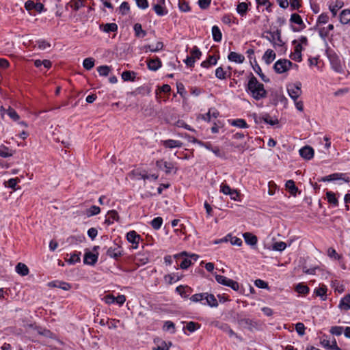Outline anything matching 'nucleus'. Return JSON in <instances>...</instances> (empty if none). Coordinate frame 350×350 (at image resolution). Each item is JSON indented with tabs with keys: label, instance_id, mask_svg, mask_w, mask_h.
Instances as JSON below:
<instances>
[{
	"label": "nucleus",
	"instance_id": "nucleus-14",
	"mask_svg": "<svg viewBox=\"0 0 350 350\" xmlns=\"http://www.w3.org/2000/svg\"><path fill=\"white\" fill-rule=\"evenodd\" d=\"M147 66L149 70L157 71L162 66V62L158 57L150 58L147 59Z\"/></svg>",
	"mask_w": 350,
	"mask_h": 350
},
{
	"label": "nucleus",
	"instance_id": "nucleus-59",
	"mask_svg": "<svg viewBox=\"0 0 350 350\" xmlns=\"http://www.w3.org/2000/svg\"><path fill=\"white\" fill-rule=\"evenodd\" d=\"M343 332V327L340 326H333L331 327L329 332L332 335L335 336H340Z\"/></svg>",
	"mask_w": 350,
	"mask_h": 350
},
{
	"label": "nucleus",
	"instance_id": "nucleus-38",
	"mask_svg": "<svg viewBox=\"0 0 350 350\" xmlns=\"http://www.w3.org/2000/svg\"><path fill=\"white\" fill-rule=\"evenodd\" d=\"M230 124L234 126H237L239 128L246 129L249 127V125L246 122L244 119L238 118L235 120H232L230 122Z\"/></svg>",
	"mask_w": 350,
	"mask_h": 350
},
{
	"label": "nucleus",
	"instance_id": "nucleus-46",
	"mask_svg": "<svg viewBox=\"0 0 350 350\" xmlns=\"http://www.w3.org/2000/svg\"><path fill=\"white\" fill-rule=\"evenodd\" d=\"M12 153L10 152V149L8 147L1 145L0 146V157L3 158H8L12 156Z\"/></svg>",
	"mask_w": 350,
	"mask_h": 350
},
{
	"label": "nucleus",
	"instance_id": "nucleus-63",
	"mask_svg": "<svg viewBox=\"0 0 350 350\" xmlns=\"http://www.w3.org/2000/svg\"><path fill=\"white\" fill-rule=\"evenodd\" d=\"M295 329L299 335L304 336L305 334L306 327L303 323H297L295 325Z\"/></svg>",
	"mask_w": 350,
	"mask_h": 350
},
{
	"label": "nucleus",
	"instance_id": "nucleus-6",
	"mask_svg": "<svg viewBox=\"0 0 350 350\" xmlns=\"http://www.w3.org/2000/svg\"><path fill=\"white\" fill-rule=\"evenodd\" d=\"M215 280L219 283L224 286L230 287L235 291H239V284L232 279L221 275L215 274Z\"/></svg>",
	"mask_w": 350,
	"mask_h": 350
},
{
	"label": "nucleus",
	"instance_id": "nucleus-26",
	"mask_svg": "<svg viewBox=\"0 0 350 350\" xmlns=\"http://www.w3.org/2000/svg\"><path fill=\"white\" fill-rule=\"evenodd\" d=\"M107 215L108 217L105 219V224L108 225L112 224L114 222V221L119 220V215L116 210L109 211Z\"/></svg>",
	"mask_w": 350,
	"mask_h": 350
},
{
	"label": "nucleus",
	"instance_id": "nucleus-9",
	"mask_svg": "<svg viewBox=\"0 0 350 350\" xmlns=\"http://www.w3.org/2000/svg\"><path fill=\"white\" fill-rule=\"evenodd\" d=\"M107 256L115 260H118L120 257L123 256V251L120 250V246L114 243V247H109L106 252Z\"/></svg>",
	"mask_w": 350,
	"mask_h": 350
},
{
	"label": "nucleus",
	"instance_id": "nucleus-17",
	"mask_svg": "<svg viewBox=\"0 0 350 350\" xmlns=\"http://www.w3.org/2000/svg\"><path fill=\"white\" fill-rule=\"evenodd\" d=\"M165 2L159 1L158 3L154 4L153 10L158 16H162L167 14L168 11L165 5Z\"/></svg>",
	"mask_w": 350,
	"mask_h": 350
},
{
	"label": "nucleus",
	"instance_id": "nucleus-51",
	"mask_svg": "<svg viewBox=\"0 0 350 350\" xmlns=\"http://www.w3.org/2000/svg\"><path fill=\"white\" fill-rule=\"evenodd\" d=\"M204 293H196V294H194L189 299L192 301V302H194V303H197V302H201L204 300Z\"/></svg>",
	"mask_w": 350,
	"mask_h": 350
},
{
	"label": "nucleus",
	"instance_id": "nucleus-58",
	"mask_svg": "<svg viewBox=\"0 0 350 350\" xmlns=\"http://www.w3.org/2000/svg\"><path fill=\"white\" fill-rule=\"evenodd\" d=\"M178 5L179 9L183 12H189L191 10L189 1H178Z\"/></svg>",
	"mask_w": 350,
	"mask_h": 350
},
{
	"label": "nucleus",
	"instance_id": "nucleus-45",
	"mask_svg": "<svg viewBox=\"0 0 350 350\" xmlns=\"http://www.w3.org/2000/svg\"><path fill=\"white\" fill-rule=\"evenodd\" d=\"M95 60L92 57L85 58L83 62V66L85 69L90 70L94 66Z\"/></svg>",
	"mask_w": 350,
	"mask_h": 350
},
{
	"label": "nucleus",
	"instance_id": "nucleus-27",
	"mask_svg": "<svg viewBox=\"0 0 350 350\" xmlns=\"http://www.w3.org/2000/svg\"><path fill=\"white\" fill-rule=\"evenodd\" d=\"M15 269L16 272L21 276L27 275L29 272L28 267L23 262H18L16 265Z\"/></svg>",
	"mask_w": 350,
	"mask_h": 350
},
{
	"label": "nucleus",
	"instance_id": "nucleus-28",
	"mask_svg": "<svg viewBox=\"0 0 350 350\" xmlns=\"http://www.w3.org/2000/svg\"><path fill=\"white\" fill-rule=\"evenodd\" d=\"M137 73L133 70H125L122 73V79L124 81H135Z\"/></svg>",
	"mask_w": 350,
	"mask_h": 350
},
{
	"label": "nucleus",
	"instance_id": "nucleus-55",
	"mask_svg": "<svg viewBox=\"0 0 350 350\" xmlns=\"http://www.w3.org/2000/svg\"><path fill=\"white\" fill-rule=\"evenodd\" d=\"M36 45L40 49L44 50L51 46V44L45 40H38L36 41Z\"/></svg>",
	"mask_w": 350,
	"mask_h": 350
},
{
	"label": "nucleus",
	"instance_id": "nucleus-15",
	"mask_svg": "<svg viewBox=\"0 0 350 350\" xmlns=\"http://www.w3.org/2000/svg\"><path fill=\"white\" fill-rule=\"evenodd\" d=\"M262 121L271 126H274L278 124V120L275 118L274 120L271 118L269 114L265 113L262 116H260L258 118H255L256 123H260Z\"/></svg>",
	"mask_w": 350,
	"mask_h": 350
},
{
	"label": "nucleus",
	"instance_id": "nucleus-8",
	"mask_svg": "<svg viewBox=\"0 0 350 350\" xmlns=\"http://www.w3.org/2000/svg\"><path fill=\"white\" fill-rule=\"evenodd\" d=\"M237 321L238 325L245 329L252 331L253 327L257 326V323L247 318L242 317L239 314H237Z\"/></svg>",
	"mask_w": 350,
	"mask_h": 350
},
{
	"label": "nucleus",
	"instance_id": "nucleus-31",
	"mask_svg": "<svg viewBox=\"0 0 350 350\" xmlns=\"http://www.w3.org/2000/svg\"><path fill=\"white\" fill-rule=\"evenodd\" d=\"M285 187L288 192L292 195L295 196L297 191L298 187L295 185V182L293 180H288L286 181L285 184Z\"/></svg>",
	"mask_w": 350,
	"mask_h": 350
},
{
	"label": "nucleus",
	"instance_id": "nucleus-5",
	"mask_svg": "<svg viewBox=\"0 0 350 350\" xmlns=\"http://www.w3.org/2000/svg\"><path fill=\"white\" fill-rule=\"evenodd\" d=\"M293 64L288 59H280L275 62L273 69L276 73L282 74L287 72L292 67Z\"/></svg>",
	"mask_w": 350,
	"mask_h": 350
},
{
	"label": "nucleus",
	"instance_id": "nucleus-42",
	"mask_svg": "<svg viewBox=\"0 0 350 350\" xmlns=\"http://www.w3.org/2000/svg\"><path fill=\"white\" fill-rule=\"evenodd\" d=\"M81 252H75L73 254L70 255V258L67 260V262L70 265H75L77 262H80L81 260Z\"/></svg>",
	"mask_w": 350,
	"mask_h": 350
},
{
	"label": "nucleus",
	"instance_id": "nucleus-2",
	"mask_svg": "<svg viewBox=\"0 0 350 350\" xmlns=\"http://www.w3.org/2000/svg\"><path fill=\"white\" fill-rule=\"evenodd\" d=\"M155 165L159 170L163 171L166 175L176 174L178 170L176 163L167 161L164 159L157 160Z\"/></svg>",
	"mask_w": 350,
	"mask_h": 350
},
{
	"label": "nucleus",
	"instance_id": "nucleus-12",
	"mask_svg": "<svg viewBox=\"0 0 350 350\" xmlns=\"http://www.w3.org/2000/svg\"><path fill=\"white\" fill-rule=\"evenodd\" d=\"M293 44H295V52L294 53H291L290 55V57L298 62H301L302 60V55L301 51L303 50L302 45L301 44H297V40H294L292 42Z\"/></svg>",
	"mask_w": 350,
	"mask_h": 350
},
{
	"label": "nucleus",
	"instance_id": "nucleus-49",
	"mask_svg": "<svg viewBox=\"0 0 350 350\" xmlns=\"http://www.w3.org/2000/svg\"><path fill=\"white\" fill-rule=\"evenodd\" d=\"M215 77L219 79H225L227 77V72L220 66L215 70Z\"/></svg>",
	"mask_w": 350,
	"mask_h": 350
},
{
	"label": "nucleus",
	"instance_id": "nucleus-56",
	"mask_svg": "<svg viewBox=\"0 0 350 350\" xmlns=\"http://www.w3.org/2000/svg\"><path fill=\"white\" fill-rule=\"evenodd\" d=\"M220 328L224 330V332H227L229 335V336L232 337V336H235V337H238L237 336V334L230 328V327L226 324V323H224L223 324Z\"/></svg>",
	"mask_w": 350,
	"mask_h": 350
},
{
	"label": "nucleus",
	"instance_id": "nucleus-32",
	"mask_svg": "<svg viewBox=\"0 0 350 350\" xmlns=\"http://www.w3.org/2000/svg\"><path fill=\"white\" fill-rule=\"evenodd\" d=\"M327 286L323 285L322 286L315 288L314 293L317 296L320 297L323 301H325L327 299Z\"/></svg>",
	"mask_w": 350,
	"mask_h": 350
},
{
	"label": "nucleus",
	"instance_id": "nucleus-18",
	"mask_svg": "<svg viewBox=\"0 0 350 350\" xmlns=\"http://www.w3.org/2000/svg\"><path fill=\"white\" fill-rule=\"evenodd\" d=\"M204 300H206V302H202V304H207L211 308H216L218 306L217 300L216 299L213 294H211L208 293H204Z\"/></svg>",
	"mask_w": 350,
	"mask_h": 350
},
{
	"label": "nucleus",
	"instance_id": "nucleus-1",
	"mask_svg": "<svg viewBox=\"0 0 350 350\" xmlns=\"http://www.w3.org/2000/svg\"><path fill=\"white\" fill-rule=\"evenodd\" d=\"M245 90L256 100L265 98L267 96V92L265 89L264 85L260 83L252 72L250 74Z\"/></svg>",
	"mask_w": 350,
	"mask_h": 350
},
{
	"label": "nucleus",
	"instance_id": "nucleus-21",
	"mask_svg": "<svg viewBox=\"0 0 350 350\" xmlns=\"http://www.w3.org/2000/svg\"><path fill=\"white\" fill-rule=\"evenodd\" d=\"M192 288L188 286L180 285L176 287V291L183 298H187L192 292Z\"/></svg>",
	"mask_w": 350,
	"mask_h": 350
},
{
	"label": "nucleus",
	"instance_id": "nucleus-4",
	"mask_svg": "<svg viewBox=\"0 0 350 350\" xmlns=\"http://www.w3.org/2000/svg\"><path fill=\"white\" fill-rule=\"evenodd\" d=\"M86 1H68L65 5V8L67 10H71L72 11H78L81 8H83V13H89L92 10V7L85 4Z\"/></svg>",
	"mask_w": 350,
	"mask_h": 350
},
{
	"label": "nucleus",
	"instance_id": "nucleus-16",
	"mask_svg": "<svg viewBox=\"0 0 350 350\" xmlns=\"http://www.w3.org/2000/svg\"><path fill=\"white\" fill-rule=\"evenodd\" d=\"M314 149L309 146H306L299 150V154L306 160H310L314 157Z\"/></svg>",
	"mask_w": 350,
	"mask_h": 350
},
{
	"label": "nucleus",
	"instance_id": "nucleus-19",
	"mask_svg": "<svg viewBox=\"0 0 350 350\" xmlns=\"http://www.w3.org/2000/svg\"><path fill=\"white\" fill-rule=\"evenodd\" d=\"M239 2V3L237 5L236 10L241 16H245L249 10V5H251V3L250 1H248V3L245 1Z\"/></svg>",
	"mask_w": 350,
	"mask_h": 350
},
{
	"label": "nucleus",
	"instance_id": "nucleus-36",
	"mask_svg": "<svg viewBox=\"0 0 350 350\" xmlns=\"http://www.w3.org/2000/svg\"><path fill=\"white\" fill-rule=\"evenodd\" d=\"M295 290L299 294H301L304 295H308L310 292V288L304 284V283H299L296 285Z\"/></svg>",
	"mask_w": 350,
	"mask_h": 350
},
{
	"label": "nucleus",
	"instance_id": "nucleus-35",
	"mask_svg": "<svg viewBox=\"0 0 350 350\" xmlns=\"http://www.w3.org/2000/svg\"><path fill=\"white\" fill-rule=\"evenodd\" d=\"M211 31L213 40L217 42H220L222 38V33L219 28L217 25H214L212 27Z\"/></svg>",
	"mask_w": 350,
	"mask_h": 350
},
{
	"label": "nucleus",
	"instance_id": "nucleus-53",
	"mask_svg": "<svg viewBox=\"0 0 350 350\" xmlns=\"http://www.w3.org/2000/svg\"><path fill=\"white\" fill-rule=\"evenodd\" d=\"M7 113L14 121H17L20 118L18 113L11 107H9L8 109L7 110Z\"/></svg>",
	"mask_w": 350,
	"mask_h": 350
},
{
	"label": "nucleus",
	"instance_id": "nucleus-22",
	"mask_svg": "<svg viewBox=\"0 0 350 350\" xmlns=\"http://www.w3.org/2000/svg\"><path fill=\"white\" fill-rule=\"evenodd\" d=\"M228 59L230 62H234L238 64H242L245 61V57L243 55L233 51L228 54Z\"/></svg>",
	"mask_w": 350,
	"mask_h": 350
},
{
	"label": "nucleus",
	"instance_id": "nucleus-30",
	"mask_svg": "<svg viewBox=\"0 0 350 350\" xmlns=\"http://www.w3.org/2000/svg\"><path fill=\"white\" fill-rule=\"evenodd\" d=\"M243 238L245 239V242L250 245H255L258 241L256 236L250 232L244 233Z\"/></svg>",
	"mask_w": 350,
	"mask_h": 350
},
{
	"label": "nucleus",
	"instance_id": "nucleus-34",
	"mask_svg": "<svg viewBox=\"0 0 350 350\" xmlns=\"http://www.w3.org/2000/svg\"><path fill=\"white\" fill-rule=\"evenodd\" d=\"M340 21L344 25L350 22V10L346 9L341 12L340 14Z\"/></svg>",
	"mask_w": 350,
	"mask_h": 350
},
{
	"label": "nucleus",
	"instance_id": "nucleus-24",
	"mask_svg": "<svg viewBox=\"0 0 350 350\" xmlns=\"http://www.w3.org/2000/svg\"><path fill=\"white\" fill-rule=\"evenodd\" d=\"M219 58V56L216 57L215 55H208V58L203 61L201 63V66L205 68H208L211 66L216 65L217 62V59Z\"/></svg>",
	"mask_w": 350,
	"mask_h": 350
},
{
	"label": "nucleus",
	"instance_id": "nucleus-11",
	"mask_svg": "<svg viewBox=\"0 0 350 350\" xmlns=\"http://www.w3.org/2000/svg\"><path fill=\"white\" fill-rule=\"evenodd\" d=\"M126 239L129 243L133 244V249H137L139 240H141L142 238L135 230H131L126 234Z\"/></svg>",
	"mask_w": 350,
	"mask_h": 350
},
{
	"label": "nucleus",
	"instance_id": "nucleus-43",
	"mask_svg": "<svg viewBox=\"0 0 350 350\" xmlns=\"http://www.w3.org/2000/svg\"><path fill=\"white\" fill-rule=\"evenodd\" d=\"M97 71L100 76L107 77L111 71V67L107 65L100 66L97 68Z\"/></svg>",
	"mask_w": 350,
	"mask_h": 350
},
{
	"label": "nucleus",
	"instance_id": "nucleus-40",
	"mask_svg": "<svg viewBox=\"0 0 350 350\" xmlns=\"http://www.w3.org/2000/svg\"><path fill=\"white\" fill-rule=\"evenodd\" d=\"M200 324L194 321H189L187 323L183 329H187L189 332H193L200 328Z\"/></svg>",
	"mask_w": 350,
	"mask_h": 350
},
{
	"label": "nucleus",
	"instance_id": "nucleus-47",
	"mask_svg": "<svg viewBox=\"0 0 350 350\" xmlns=\"http://www.w3.org/2000/svg\"><path fill=\"white\" fill-rule=\"evenodd\" d=\"M162 224L163 219L161 217L154 218L150 222L152 227L155 230H159L161 227Z\"/></svg>",
	"mask_w": 350,
	"mask_h": 350
},
{
	"label": "nucleus",
	"instance_id": "nucleus-62",
	"mask_svg": "<svg viewBox=\"0 0 350 350\" xmlns=\"http://www.w3.org/2000/svg\"><path fill=\"white\" fill-rule=\"evenodd\" d=\"M329 16L326 13H322L317 19V25L326 24L328 22Z\"/></svg>",
	"mask_w": 350,
	"mask_h": 350
},
{
	"label": "nucleus",
	"instance_id": "nucleus-41",
	"mask_svg": "<svg viewBox=\"0 0 350 350\" xmlns=\"http://www.w3.org/2000/svg\"><path fill=\"white\" fill-rule=\"evenodd\" d=\"M163 329L165 332H170L171 334L176 332L175 324L171 321H166L163 326Z\"/></svg>",
	"mask_w": 350,
	"mask_h": 350
},
{
	"label": "nucleus",
	"instance_id": "nucleus-3",
	"mask_svg": "<svg viewBox=\"0 0 350 350\" xmlns=\"http://www.w3.org/2000/svg\"><path fill=\"white\" fill-rule=\"evenodd\" d=\"M326 54L329 60L332 68L336 72L342 73L343 72V68L341 65L339 56L332 49L326 50Z\"/></svg>",
	"mask_w": 350,
	"mask_h": 350
},
{
	"label": "nucleus",
	"instance_id": "nucleus-29",
	"mask_svg": "<svg viewBox=\"0 0 350 350\" xmlns=\"http://www.w3.org/2000/svg\"><path fill=\"white\" fill-rule=\"evenodd\" d=\"M49 286H53V287H57V288H62L64 291H68L72 287L70 284H69L68 282H59V281H53L49 283Z\"/></svg>",
	"mask_w": 350,
	"mask_h": 350
},
{
	"label": "nucleus",
	"instance_id": "nucleus-10",
	"mask_svg": "<svg viewBox=\"0 0 350 350\" xmlns=\"http://www.w3.org/2000/svg\"><path fill=\"white\" fill-rule=\"evenodd\" d=\"M290 22L291 23H295V24H297V25H299L301 26L300 28H297L292 25L291 29L294 32L299 31L304 29V28H306V25L304 23L301 17L298 14H296V13L292 14L291 16Z\"/></svg>",
	"mask_w": 350,
	"mask_h": 350
},
{
	"label": "nucleus",
	"instance_id": "nucleus-50",
	"mask_svg": "<svg viewBox=\"0 0 350 350\" xmlns=\"http://www.w3.org/2000/svg\"><path fill=\"white\" fill-rule=\"evenodd\" d=\"M286 247V244L283 241L275 242L272 245L273 250L278 252L284 251Z\"/></svg>",
	"mask_w": 350,
	"mask_h": 350
},
{
	"label": "nucleus",
	"instance_id": "nucleus-48",
	"mask_svg": "<svg viewBox=\"0 0 350 350\" xmlns=\"http://www.w3.org/2000/svg\"><path fill=\"white\" fill-rule=\"evenodd\" d=\"M177 93L180 95L183 98H185L187 94L185 90V85L183 83L178 82L176 83Z\"/></svg>",
	"mask_w": 350,
	"mask_h": 350
},
{
	"label": "nucleus",
	"instance_id": "nucleus-20",
	"mask_svg": "<svg viewBox=\"0 0 350 350\" xmlns=\"http://www.w3.org/2000/svg\"><path fill=\"white\" fill-rule=\"evenodd\" d=\"M338 308L341 310L348 311L350 309V294H347L340 300Z\"/></svg>",
	"mask_w": 350,
	"mask_h": 350
},
{
	"label": "nucleus",
	"instance_id": "nucleus-39",
	"mask_svg": "<svg viewBox=\"0 0 350 350\" xmlns=\"http://www.w3.org/2000/svg\"><path fill=\"white\" fill-rule=\"evenodd\" d=\"M133 29L135 36L138 38H144L147 34L146 31L142 29V27L140 23H135Z\"/></svg>",
	"mask_w": 350,
	"mask_h": 350
},
{
	"label": "nucleus",
	"instance_id": "nucleus-61",
	"mask_svg": "<svg viewBox=\"0 0 350 350\" xmlns=\"http://www.w3.org/2000/svg\"><path fill=\"white\" fill-rule=\"evenodd\" d=\"M169 278V284H172L173 282H176L180 280L181 277L178 276V275L173 273V274H169L165 276V280Z\"/></svg>",
	"mask_w": 350,
	"mask_h": 350
},
{
	"label": "nucleus",
	"instance_id": "nucleus-23",
	"mask_svg": "<svg viewBox=\"0 0 350 350\" xmlns=\"http://www.w3.org/2000/svg\"><path fill=\"white\" fill-rule=\"evenodd\" d=\"M276 57L275 53L272 49H267L262 56L265 64L269 65Z\"/></svg>",
	"mask_w": 350,
	"mask_h": 350
},
{
	"label": "nucleus",
	"instance_id": "nucleus-13",
	"mask_svg": "<svg viewBox=\"0 0 350 350\" xmlns=\"http://www.w3.org/2000/svg\"><path fill=\"white\" fill-rule=\"evenodd\" d=\"M98 258V254H93L90 251L85 252L83 258V263L89 265H94Z\"/></svg>",
	"mask_w": 350,
	"mask_h": 350
},
{
	"label": "nucleus",
	"instance_id": "nucleus-64",
	"mask_svg": "<svg viewBox=\"0 0 350 350\" xmlns=\"http://www.w3.org/2000/svg\"><path fill=\"white\" fill-rule=\"evenodd\" d=\"M327 255L329 257L334 258L335 259L337 260H340L341 258V256L339 255L333 247H329L327 250Z\"/></svg>",
	"mask_w": 350,
	"mask_h": 350
},
{
	"label": "nucleus",
	"instance_id": "nucleus-33",
	"mask_svg": "<svg viewBox=\"0 0 350 350\" xmlns=\"http://www.w3.org/2000/svg\"><path fill=\"white\" fill-rule=\"evenodd\" d=\"M100 27L106 33L116 32L118 30V25L114 23H106L105 25H100Z\"/></svg>",
	"mask_w": 350,
	"mask_h": 350
},
{
	"label": "nucleus",
	"instance_id": "nucleus-44",
	"mask_svg": "<svg viewBox=\"0 0 350 350\" xmlns=\"http://www.w3.org/2000/svg\"><path fill=\"white\" fill-rule=\"evenodd\" d=\"M100 212V208L95 205H92L90 208L86 210L85 214L90 217L98 215Z\"/></svg>",
	"mask_w": 350,
	"mask_h": 350
},
{
	"label": "nucleus",
	"instance_id": "nucleus-7",
	"mask_svg": "<svg viewBox=\"0 0 350 350\" xmlns=\"http://www.w3.org/2000/svg\"><path fill=\"white\" fill-rule=\"evenodd\" d=\"M287 92L289 96L295 101L302 93L301 83L296 82L287 86Z\"/></svg>",
	"mask_w": 350,
	"mask_h": 350
},
{
	"label": "nucleus",
	"instance_id": "nucleus-37",
	"mask_svg": "<svg viewBox=\"0 0 350 350\" xmlns=\"http://www.w3.org/2000/svg\"><path fill=\"white\" fill-rule=\"evenodd\" d=\"M326 196L327 199V202L332 204L333 206H338V200L336 197V194L333 191H327Z\"/></svg>",
	"mask_w": 350,
	"mask_h": 350
},
{
	"label": "nucleus",
	"instance_id": "nucleus-25",
	"mask_svg": "<svg viewBox=\"0 0 350 350\" xmlns=\"http://www.w3.org/2000/svg\"><path fill=\"white\" fill-rule=\"evenodd\" d=\"M162 144L164 147L167 148H180L182 146L183 143L178 140L167 139L162 141Z\"/></svg>",
	"mask_w": 350,
	"mask_h": 350
},
{
	"label": "nucleus",
	"instance_id": "nucleus-60",
	"mask_svg": "<svg viewBox=\"0 0 350 350\" xmlns=\"http://www.w3.org/2000/svg\"><path fill=\"white\" fill-rule=\"evenodd\" d=\"M18 180H19L17 178H10L7 182H5V187L13 189L14 190H16V189L15 188V187L17 185Z\"/></svg>",
	"mask_w": 350,
	"mask_h": 350
},
{
	"label": "nucleus",
	"instance_id": "nucleus-52",
	"mask_svg": "<svg viewBox=\"0 0 350 350\" xmlns=\"http://www.w3.org/2000/svg\"><path fill=\"white\" fill-rule=\"evenodd\" d=\"M150 92V88L147 85H144L137 88V94H141L144 96L145 94H149Z\"/></svg>",
	"mask_w": 350,
	"mask_h": 350
},
{
	"label": "nucleus",
	"instance_id": "nucleus-54",
	"mask_svg": "<svg viewBox=\"0 0 350 350\" xmlns=\"http://www.w3.org/2000/svg\"><path fill=\"white\" fill-rule=\"evenodd\" d=\"M336 5H329L330 12L334 16L336 15L338 10L343 5V1H336Z\"/></svg>",
	"mask_w": 350,
	"mask_h": 350
},
{
	"label": "nucleus",
	"instance_id": "nucleus-57",
	"mask_svg": "<svg viewBox=\"0 0 350 350\" xmlns=\"http://www.w3.org/2000/svg\"><path fill=\"white\" fill-rule=\"evenodd\" d=\"M191 57H193L196 60V59H200L202 55V52L198 48V46H194L193 49L191 50Z\"/></svg>",
	"mask_w": 350,
	"mask_h": 350
}]
</instances>
